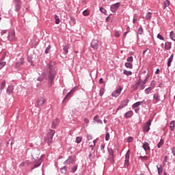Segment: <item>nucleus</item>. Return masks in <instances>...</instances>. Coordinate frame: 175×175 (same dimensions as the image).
I'll return each mask as SVG.
<instances>
[{"label": "nucleus", "instance_id": "nucleus-10", "mask_svg": "<svg viewBox=\"0 0 175 175\" xmlns=\"http://www.w3.org/2000/svg\"><path fill=\"white\" fill-rule=\"evenodd\" d=\"M15 2V10L18 12L21 8V1L20 0H14Z\"/></svg>", "mask_w": 175, "mask_h": 175}, {"label": "nucleus", "instance_id": "nucleus-28", "mask_svg": "<svg viewBox=\"0 0 175 175\" xmlns=\"http://www.w3.org/2000/svg\"><path fill=\"white\" fill-rule=\"evenodd\" d=\"M98 118H99V117L96 115L94 118V121H96L97 124H103L102 120H98Z\"/></svg>", "mask_w": 175, "mask_h": 175}, {"label": "nucleus", "instance_id": "nucleus-3", "mask_svg": "<svg viewBox=\"0 0 175 175\" xmlns=\"http://www.w3.org/2000/svg\"><path fill=\"white\" fill-rule=\"evenodd\" d=\"M8 39L10 42H16V31H14V30H11L9 31Z\"/></svg>", "mask_w": 175, "mask_h": 175}, {"label": "nucleus", "instance_id": "nucleus-7", "mask_svg": "<svg viewBox=\"0 0 175 175\" xmlns=\"http://www.w3.org/2000/svg\"><path fill=\"white\" fill-rule=\"evenodd\" d=\"M121 91H122V88H119L112 92L111 96L115 98H117V96H120Z\"/></svg>", "mask_w": 175, "mask_h": 175}, {"label": "nucleus", "instance_id": "nucleus-5", "mask_svg": "<svg viewBox=\"0 0 175 175\" xmlns=\"http://www.w3.org/2000/svg\"><path fill=\"white\" fill-rule=\"evenodd\" d=\"M120 6H121V3H116L115 4H113L112 5H111V12H112V13H116L117 12V10H118V8H120Z\"/></svg>", "mask_w": 175, "mask_h": 175}, {"label": "nucleus", "instance_id": "nucleus-52", "mask_svg": "<svg viewBox=\"0 0 175 175\" xmlns=\"http://www.w3.org/2000/svg\"><path fill=\"white\" fill-rule=\"evenodd\" d=\"M150 85L151 87H152V88H154V87H155V81H152L150 83Z\"/></svg>", "mask_w": 175, "mask_h": 175}, {"label": "nucleus", "instance_id": "nucleus-19", "mask_svg": "<svg viewBox=\"0 0 175 175\" xmlns=\"http://www.w3.org/2000/svg\"><path fill=\"white\" fill-rule=\"evenodd\" d=\"M132 116H133V111H129L128 112H126L124 114V117L126 118H131V117H132Z\"/></svg>", "mask_w": 175, "mask_h": 175}, {"label": "nucleus", "instance_id": "nucleus-62", "mask_svg": "<svg viewBox=\"0 0 175 175\" xmlns=\"http://www.w3.org/2000/svg\"><path fill=\"white\" fill-rule=\"evenodd\" d=\"M27 61H28V62H29L30 64H32V59H31V58L28 57Z\"/></svg>", "mask_w": 175, "mask_h": 175}, {"label": "nucleus", "instance_id": "nucleus-30", "mask_svg": "<svg viewBox=\"0 0 175 175\" xmlns=\"http://www.w3.org/2000/svg\"><path fill=\"white\" fill-rule=\"evenodd\" d=\"M55 24H59V23H61V21L59 20V16H58V15H55Z\"/></svg>", "mask_w": 175, "mask_h": 175}, {"label": "nucleus", "instance_id": "nucleus-46", "mask_svg": "<svg viewBox=\"0 0 175 175\" xmlns=\"http://www.w3.org/2000/svg\"><path fill=\"white\" fill-rule=\"evenodd\" d=\"M103 94H105V89H103V88L100 89V96H103Z\"/></svg>", "mask_w": 175, "mask_h": 175}, {"label": "nucleus", "instance_id": "nucleus-8", "mask_svg": "<svg viewBox=\"0 0 175 175\" xmlns=\"http://www.w3.org/2000/svg\"><path fill=\"white\" fill-rule=\"evenodd\" d=\"M43 158H44V155L42 154L41 157L38 159V162L34 165V166L31 169H35L36 167H39L43 162Z\"/></svg>", "mask_w": 175, "mask_h": 175}, {"label": "nucleus", "instance_id": "nucleus-20", "mask_svg": "<svg viewBox=\"0 0 175 175\" xmlns=\"http://www.w3.org/2000/svg\"><path fill=\"white\" fill-rule=\"evenodd\" d=\"M140 84H142V78H139L138 81L133 85L134 90H137V88H139V85H140Z\"/></svg>", "mask_w": 175, "mask_h": 175}, {"label": "nucleus", "instance_id": "nucleus-57", "mask_svg": "<svg viewBox=\"0 0 175 175\" xmlns=\"http://www.w3.org/2000/svg\"><path fill=\"white\" fill-rule=\"evenodd\" d=\"M84 122H85V124H87V125H88V124H90V120L88 118H85Z\"/></svg>", "mask_w": 175, "mask_h": 175}, {"label": "nucleus", "instance_id": "nucleus-27", "mask_svg": "<svg viewBox=\"0 0 175 175\" xmlns=\"http://www.w3.org/2000/svg\"><path fill=\"white\" fill-rule=\"evenodd\" d=\"M124 66H126V68H129V69H132L133 68L132 63H129V62H126L124 64Z\"/></svg>", "mask_w": 175, "mask_h": 175}, {"label": "nucleus", "instance_id": "nucleus-39", "mask_svg": "<svg viewBox=\"0 0 175 175\" xmlns=\"http://www.w3.org/2000/svg\"><path fill=\"white\" fill-rule=\"evenodd\" d=\"M139 35H143L144 33V30H143V27H139L137 31Z\"/></svg>", "mask_w": 175, "mask_h": 175}, {"label": "nucleus", "instance_id": "nucleus-17", "mask_svg": "<svg viewBox=\"0 0 175 175\" xmlns=\"http://www.w3.org/2000/svg\"><path fill=\"white\" fill-rule=\"evenodd\" d=\"M142 103H144V105H146V101L143 100V101H139V102H137V103H134L133 105V109H136V107H139V106H140V105H142Z\"/></svg>", "mask_w": 175, "mask_h": 175}, {"label": "nucleus", "instance_id": "nucleus-14", "mask_svg": "<svg viewBox=\"0 0 175 175\" xmlns=\"http://www.w3.org/2000/svg\"><path fill=\"white\" fill-rule=\"evenodd\" d=\"M109 156L108 157V159L109 161H110L111 163H113V162H114V153L112 150H109Z\"/></svg>", "mask_w": 175, "mask_h": 175}, {"label": "nucleus", "instance_id": "nucleus-26", "mask_svg": "<svg viewBox=\"0 0 175 175\" xmlns=\"http://www.w3.org/2000/svg\"><path fill=\"white\" fill-rule=\"evenodd\" d=\"M165 50H170L172 49V44H170L169 42H165Z\"/></svg>", "mask_w": 175, "mask_h": 175}, {"label": "nucleus", "instance_id": "nucleus-23", "mask_svg": "<svg viewBox=\"0 0 175 175\" xmlns=\"http://www.w3.org/2000/svg\"><path fill=\"white\" fill-rule=\"evenodd\" d=\"M143 148L145 150V151H148L150 150V146L147 142H144L143 144Z\"/></svg>", "mask_w": 175, "mask_h": 175}, {"label": "nucleus", "instance_id": "nucleus-37", "mask_svg": "<svg viewBox=\"0 0 175 175\" xmlns=\"http://www.w3.org/2000/svg\"><path fill=\"white\" fill-rule=\"evenodd\" d=\"M6 85V81H3L1 84V87H0V90L1 91H2V90H3L5 88V86Z\"/></svg>", "mask_w": 175, "mask_h": 175}, {"label": "nucleus", "instance_id": "nucleus-42", "mask_svg": "<svg viewBox=\"0 0 175 175\" xmlns=\"http://www.w3.org/2000/svg\"><path fill=\"white\" fill-rule=\"evenodd\" d=\"M150 18H151V12H148L146 15V19L150 20Z\"/></svg>", "mask_w": 175, "mask_h": 175}, {"label": "nucleus", "instance_id": "nucleus-64", "mask_svg": "<svg viewBox=\"0 0 175 175\" xmlns=\"http://www.w3.org/2000/svg\"><path fill=\"white\" fill-rule=\"evenodd\" d=\"M144 88H145L144 84L142 85H141V90H144Z\"/></svg>", "mask_w": 175, "mask_h": 175}, {"label": "nucleus", "instance_id": "nucleus-44", "mask_svg": "<svg viewBox=\"0 0 175 175\" xmlns=\"http://www.w3.org/2000/svg\"><path fill=\"white\" fill-rule=\"evenodd\" d=\"M50 49H51V46L49 45L45 50V54H49V51H50Z\"/></svg>", "mask_w": 175, "mask_h": 175}, {"label": "nucleus", "instance_id": "nucleus-32", "mask_svg": "<svg viewBox=\"0 0 175 175\" xmlns=\"http://www.w3.org/2000/svg\"><path fill=\"white\" fill-rule=\"evenodd\" d=\"M163 143H164V141H163V139H161L160 140V142H159L158 143V144H157L158 148H161L162 147V146H163Z\"/></svg>", "mask_w": 175, "mask_h": 175}, {"label": "nucleus", "instance_id": "nucleus-61", "mask_svg": "<svg viewBox=\"0 0 175 175\" xmlns=\"http://www.w3.org/2000/svg\"><path fill=\"white\" fill-rule=\"evenodd\" d=\"M145 103H147V105H150V103H151V100L148 99Z\"/></svg>", "mask_w": 175, "mask_h": 175}, {"label": "nucleus", "instance_id": "nucleus-15", "mask_svg": "<svg viewBox=\"0 0 175 175\" xmlns=\"http://www.w3.org/2000/svg\"><path fill=\"white\" fill-rule=\"evenodd\" d=\"M59 124V120L56 118L52 122V128L53 129H55V128H57V126H58Z\"/></svg>", "mask_w": 175, "mask_h": 175}, {"label": "nucleus", "instance_id": "nucleus-34", "mask_svg": "<svg viewBox=\"0 0 175 175\" xmlns=\"http://www.w3.org/2000/svg\"><path fill=\"white\" fill-rule=\"evenodd\" d=\"M174 125H175L174 121H172L170 125V128L171 131H174Z\"/></svg>", "mask_w": 175, "mask_h": 175}, {"label": "nucleus", "instance_id": "nucleus-60", "mask_svg": "<svg viewBox=\"0 0 175 175\" xmlns=\"http://www.w3.org/2000/svg\"><path fill=\"white\" fill-rule=\"evenodd\" d=\"M99 83L100 84H103V79H102V78L100 79Z\"/></svg>", "mask_w": 175, "mask_h": 175}, {"label": "nucleus", "instance_id": "nucleus-6", "mask_svg": "<svg viewBox=\"0 0 175 175\" xmlns=\"http://www.w3.org/2000/svg\"><path fill=\"white\" fill-rule=\"evenodd\" d=\"M32 165V162L29 161V160H27L21 163L19 165L20 167H28V166H31Z\"/></svg>", "mask_w": 175, "mask_h": 175}, {"label": "nucleus", "instance_id": "nucleus-12", "mask_svg": "<svg viewBox=\"0 0 175 175\" xmlns=\"http://www.w3.org/2000/svg\"><path fill=\"white\" fill-rule=\"evenodd\" d=\"M98 40H93L91 43V47L94 50H98Z\"/></svg>", "mask_w": 175, "mask_h": 175}, {"label": "nucleus", "instance_id": "nucleus-36", "mask_svg": "<svg viewBox=\"0 0 175 175\" xmlns=\"http://www.w3.org/2000/svg\"><path fill=\"white\" fill-rule=\"evenodd\" d=\"M65 54H68L69 50V45H66L63 49Z\"/></svg>", "mask_w": 175, "mask_h": 175}, {"label": "nucleus", "instance_id": "nucleus-1", "mask_svg": "<svg viewBox=\"0 0 175 175\" xmlns=\"http://www.w3.org/2000/svg\"><path fill=\"white\" fill-rule=\"evenodd\" d=\"M55 134V131L49 130L45 136V138H44L45 142L47 143L48 144H50V143H52L53 137Z\"/></svg>", "mask_w": 175, "mask_h": 175}, {"label": "nucleus", "instance_id": "nucleus-24", "mask_svg": "<svg viewBox=\"0 0 175 175\" xmlns=\"http://www.w3.org/2000/svg\"><path fill=\"white\" fill-rule=\"evenodd\" d=\"M157 170H158V174L159 175L162 174V172H163V168L162 167V165H157Z\"/></svg>", "mask_w": 175, "mask_h": 175}, {"label": "nucleus", "instance_id": "nucleus-38", "mask_svg": "<svg viewBox=\"0 0 175 175\" xmlns=\"http://www.w3.org/2000/svg\"><path fill=\"white\" fill-rule=\"evenodd\" d=\"M123 73H124V75H126V76H131L132 75L131 71H128L126 70H124Z\"/></svg>", "mask_w": 175, "mask_h": 175}, {"label": "nucleus", "instance_id": "nucleus-40", "mask_svg": "<svg viewBox=\"0 0 175 175\" xmlns=\"http://www.w3.org/2000/svg\"><path fill=\"white\" fill-rule=\"evenodd\" d=\"M81 140H83L81 137H77L75 142L79 144V143H81Z\"/></svg>", "mask_w": 175, "mask_h": 175}, {"label": "nucleus", "instance_id": "nucleus-18", "mask_svg": "<svg viewBox=\"0 0 175 175\" xmlns=\"http://www.w3.org/2000/svg\"><path fill=\"white\" fill-rule=\"evenodd\" d=\"M75 91H76V89H75V88L71 90V91L70 92H68L66 94V96L64 97V99L63 102L66 100V99H68V98H69V96H70V95H72V94L75 93Z\"/></svg>", "mask_w": 175, "mask_h": 175}, {"label": "nucleus", "instance_id": "nucleus-9", "mask_svg": "<svg viewBox=\"0 0 175 175\" xmlns=\"http://www.w3.org/2000/svg\"><path fill=\"white\" fill-rule=\"evenodd\" d=\"M151 125V120H148L144 126V132H148L150 131V126Z\"/></svg>", "mask_w": 175, "mask_h": 175}, {"label": "nucleus", "instance_id": "nucleus-2", "mask_svg": "<svg viewBox=\"0 0 175 175\" xmlns=\"http://www.w3.org/2000/svg\"><path fill=\"white\" fill-rule=\"evenodd\" d=\"M49 77L48 80L50 83L54 81V77L55 76V70L51 68V66H49Z\"/></svg>", "mask_w": 175, "mask_h": 175}, {"label": "nucleus", "instance_id": "nucleus-58", "mask_svg": "<svg viewBox=\"0 0 175 175\" xmlns=\"http://www.w3.org/2000/svg\"><path fill=\"white\" fill-rule=\"evenodd\" d=\"M139 159H142V161H143V159H145V160H147V157H142V156H140L139 157Z\"/></svg>", "mask_w": 175, "mask_h": 175}, {"label": "nucleus", "instance_id": "nucleus-51", "mask_svg": "<svg viewBox=\"0 0 175 175\" xmlns=\"http://www.w3.org/2000/svg\"><path fill=\"white\" fill-rule=\"evenodd\" d=\"M60 170H61V172L62 171V170H64V173H66V166H64L63 167H62L61 169H60ZM62 173H64V172H62Z\"/></svg>", "mask_w": 175, "mask_h": 175}, {"label": "nucleus", "instance_id": "nucleus-13", "mask_svg": "<svg viewBox=\"0 0 175 175\" xmlns=\"http://www.w3.org/2000/svg\"><path fill=\"white\" fill-rule=\"evenodd\" d=\"M45 102H46V99H44V98H43V97H40V98H38L37 100L38 106H43V105H44Z\"/></svg>", "mask_w": 175, "mask_h": 175}, {"label": "nucleus", "instance_id": "nucleus-41", "mask_svg": "<svg viewBox=\"0 0 175 175\" xmlns=\"http://www.w3.org/2000/svg\"><path fill=\"white\" fill-rule=\"evenodd\" d=\"M24 64V59H21L20 62H18L16 63V65H18V66H20V65H23Z\"/></svg>", "mask_w": 175, "mask_h": 175}, {"label": "nucleus", "instance_id": "nucleus-56", "mask_svg": "<svg viewBox=\"0 0 175 175\" xmlns=\"http://www.w3.org/2000/svg\"><path fill=\"white\" fill-rule=\"evenodd\" d=\"M148 80V77H147L145 79V80L143 81L142 84H144H144H146Z\"/></svg>", "mask_w": 175, "mask_h": 175}, {"label": "nucleus", "instance_id": "nucleus-47", "mask_svg": "<svg viewBox=\"0 0 175 175\" xmlns=\"http://www.w3.org/2000/svg\"><path fill=\"white\" fill-rule=\"evenodd\" d=\"M76 170H77V165H75L72 169V173H75Z\"/></svg>", "mask_w": 175, "mask_h": 175}, {"label": "nucleus", "instance_id": "nucleus-59", "mask_svg": "<svg viewBox=\"0 0 175 175\" xmlns=\"http://www.w3.org/2000/svg\"><path fill=\"white\" fill-rule=\"evenodd\" d=\"M6 32H7V30H3V31H1V34L5 35V33H6Z\"/></svg>", "mask_w": 175, "mask_h": 175}, {"label": "nucleus", "instance_id": "nucleus-21", "mask_svg": "<svg viewBox=\"0 0 175 175\" xmlns=\"http://www.w3.org/2000/svg\"><path fill=\"white\" fill-rule=\"evenodd\" d=\"M153 98H154V99H155V100L157 102H159V100H161V96H159V94H158V93L154 94L153 96Z\"/></svg>", "mask_w": 175, "mask_h": 175}, {"label": "nucleus", "instance_id": "nucleus-22", "mask_svg": "<svg viewBox=\"0 0 175 175\" xmlns=\"http://www.w3.org/2000/svg\"><path fill=\"white\" fill-rule=\"evenodd\" d=\"M172 62H173V55H171V56L168 59V62H167L168 68L172 66Z\"/></svg>", "mask_w": 175, "mask_h": 175}, {"label": "nucleus", "instance_id": "nucleus-43", "mask_svg": "<svg viewBox=\"0 0 175 175\" xmlns=\"http://www.w3.org/2000/svg\"><path fill=\"white\" fill-rule=\"evenodd\" d=\"M105 140H107V142H109V140H110V134L109 133H107L105 135Z\"/></svg>", "mask_w": 175, "mask_h": 175}, {"label": "nucleus", "instance_id": "nucleus-16", "mask_svg": "<svg viewBox=\"0 0 175 175\" xmlns=\"http://www.w3.org/2000/svg\"><path fill=\"white\" fill-rule=\"evenodd\" d=\"M124 165L125 166H128L129 165V150H128L125 155Z\"/></svg>", "mask_w": 175, "mask_h": 175}, {"label": "nucleus", "instance_id": "nucleus-55", "mask_svg": "<svg viewBox=\"0 0 175 175\" xmlns=\"http://www.w3.org/2000/svg\"><path fill=\"white\" fill-rule=\"evenodd\" d=\"M87 139H88V140H91L92 139V135L88 134L87 135Z\"/></svg>", "mask_w": 175, "mask_h": 175}, {"label": "nucleus", "instance_id": "nucleus-48", "mask_svg": "<svg viewBox=\"0 0 175 175\" xmlns=\"http://www.w3.org/2000/svg\"><path fill=\"white\" fill-rule=\"evenodd\" d=\"M157 38H158V39H160V40H164V39H165L163 38V36H162V35H161V34H158Z\"/></svg>", "mask_w": 175, "mask_h": 175}, {"label": "nucleus", "instance_id": "nucleus-45", "mask_svg": "<svg viewBox=\"0 0 175 175\" xmlns=\"http://www.w3.org/2000/svg\"><path fill=\"white\" fill-rule=\"evenodd\" d=\"M128 62H133V57L131 56L127 58Z\"/></svg>", "mask_w": 175, "mask_h": 175}, {"label": "nucleus", "instance_id": "nucleus-31", "mask_svg": "<svg viewBox=\"0 0 175 175\" xmlns=\"http://www.w3.org/2000/svg\"><path fill=\"white\" fill-rule=\"evenodd\" d=\"M4 66H6V62L0 61V69H3Z\"/></svg>", "mask_w": 175, "mask_h": 175}, {"label": "nucleus", "instance_id": "nucleus-63", "mask_svg": "<svg viewBox=\"0 0 175 175\" xmlns=\"http://www.w3.org/2000/svg\"><path fill=\"white\" fill-rule=\"evenodd\" d=\"M100 149H101V150H104V149H105V145H104V144H102V145L100 146Z\"/></svg>", "mask_w": 175, "mask_h": 175}, {"label": "nucleus", "instance_id": "nucleus-49", "mask_svg": "<svg viewBox=\"0 0 175 175\" xmlns=\"http://www.w3.org/2000/svg\"><path fill=\"white\" fill-rule=\"evenodd\" d=\"M121 35V33H120L118 31H116V32H115V36L116 37V38H119V36Z\"/></svg>", "mask_w": 175, "mask_h": 175}, {"label": "nucleus", "instance_id": "nucleus-50", "mask_svg": "<svg viewBox=\"0 0 175 175\" xmlns=\"http://www.w3.org/2000/svg\"><path fill=\"white\" fill-rule=\"evenodd\" d=\"M100 12H101V13H103L104 14L106 13V10L102 7L100 8Z\"/></svg>", "mask_w": 175, "mask_h": 175}, {"label": "nucleus", "instance_id": "nucleus-11", "mask_svg": "<svg viewBox=\"0 0 175 175\" xmlns=\"http://www.w3.org/2000/svg\"><path fill=\"white\" fill-rule=\"evenodd\" d=\"M76 160L75 157H69L68 159L64 162V165H70L73 163Z\"/></svg>", "mask_w": 175, "mask_h": 175}, {"label": "nucleus", "instance_id": "nucleus-35", "mask_svg": "<svg viewBox=\"0 0 175 175\" xmlns=\"http://www.w3.org/2000/svg\"><path fill=\"white\" fill-rule=\"evenodd\" d=\"M151 91H152V88L149 87L145 90V94H151Z\"/></svg>", "mask_w": 175, "mask_h": 175}, {"label": "nucleus", "instance_id": "nucleus-4", "mask_svg": "<svg viewBox=\"0 0 175 175\" xmlns=\"http://www.w3.org/2000/svg\"><path fill=\"white\" fill-rule=\"evenodd\" d=\"M128 103H129V99L123 100L117 108V110H121L122 109H124V107H126Z\"/></svg>", "mask_w": 175, "mask_h": 175}, {"label": "nucleus", "instance_id": "nucleus-53", "mask_svg": "<svg viewBox=\"0 0 175 175\" xmlns=\"http://www.w3.org/2000/svg\"><path fill=\"white\" fill-rule=\"evenodd\" d=\"M83 16H88V11H87V10H84L83 12Z\"/></svg>", "mask_w": 175, "mask_h": 175}, {"label": "nucleus", "instance_id": "nucleus-25", "mask_svg": "<svg viewBox=\"0 0 175 175\" xmlns=\"http://www.w3.org/2000/svg\"><path fill=\"white\" fill-rule=\"evenodd\" d=\"M170 5V2H169L168 0H165L163 3V9H166Z\"/></svg>", "mask_w": 175, "mask_h": 175}, {"label": "nucleus", "instance_id": "nucleus-29", "mask_svg": "<svg viewBox=\"0 0 175 175\" xmlns=\"http://www.w3.org/2000/svg\"><path fill=\"white\" fill-rule=\"evenodd\" d=\"M170 39H172V40H174V42H175V33H174V31H171L170 33Z\"/></svg>", "mask_w": 175, "mask_h": 175}, {"label": "nucleus", "instance_id": "nucleus-54", "mask_svg": "<svg viewBox=\"0 0 175 175\" xmlns=\"http://www.w3.org/2000/svg\"><path fill=\"white\" fill-rule=\"evenodd\" d=\"M133 140V138H132V137H129L127 139V142L129 143H131V142H132Z\"/></svg>", "mask_w": 175, "mask_h": 175}, {"label": "nucleus", "instance_id": "nucleus-33", "mask_svg": "<svg viewBox=\"0 0 175 175\" xmlns=\"http://www.w3.org/2000/svg\"><path fill=\"white\" fill-rule=\"evenodd\" d=\"M12 92H13V88L8 87V89H7V94L8 95H10L12 94Z\"/></svg>", "mask_w": 175, "mask_h": 175}]
</instances>
